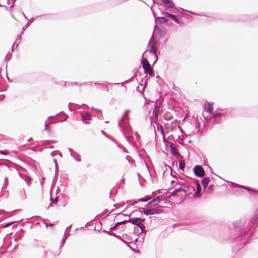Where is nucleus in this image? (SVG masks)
I'll list each match as a JSON object with an SVG mask.
<instances>
[{"instance_id":"obj_1","label":"nucleus","mask_w":258,"mask_h":258,"mask_svg":"<svg viewBox=\"0 0 258 258\" xmlns=\"http://www.w3.org/2000/svg\"><path fill=\"white\" fill-rule=\"evenodd\" d=\"M143 68L146 73L148 74L151 76L153 74V71L151 68V65L147 59H143L142 60Z\"/></svg>"},{"instance_id":"obj_2","label":"nucleus","mask_w":258,"mask_h":258,"mask_svg":"<svg viewBox=\"0 0 258 258\" xmlns=\"http://www.w3.org/2000/svg\"><path fill=\"white\" fill-rule=\"evenodd\" d=\"M194 172L196 175L198 177H203L205 175V172L202 166L196 165L194 169Z\"/></svg>"},{"instance_id":"obj_3","label":"nucleus","mask_w":258,"mask_h":258,"mask_svg":"<svg viewBox=\"0 0 258 258\" xmlns=\"http://www.w3.org/2000/svg\"><path fill=\"white\" fill-rule=\"evenodd\" d=\"M128 221L133 224L138 225L141 228H142L143 227H144V225L142 223L143 221L141 218H135L134 219H130Z\"/></svg>"},{"instance_id":"obj_4","label":"nucleus","mask_w":258,"mask_h":258,"mask_svg":"<svg viewBox=\"0 0 258 258\" xmlns=\"http://www.w3.org/2000/svg\"><path fill=\"white\" fill-rule=\"evenodd\" d=\"M149 46L150 48V52L154 54L155 56L156 57V59H157V54H156V48H155V44L153 42H150L149 43Z\"/></svg>"},{"instance_id":"obj_5","label":"nucleus","mask_w":258,"mask_h":258,"mask_svg":"<svg viewBox=\"0 0 258 258\" xmlns=\"http://www.w3.org/2000/svg\"><path fill=\"white\" fill-rule=\"evenodd\" d=\"M205 110L207 112L211 113L213 111V103L206 102L204 105Z\"/></svg>"},{"instance_id":"obj_6","label":"nucleus","mask_w":258,"mask_h":258,"mask_svg":"<svg viewBox=\"0 0 258 258\" xmlns=\"http://www.w3.org/2000/svg\"><path fill=\"white\" fill-rule=\"evenodd\" d=\"M170 150H171V154L172 155H173L174 156H178V155H179V153L177 152L176 148L175 147V146L173 144L171 145Z\"/></svg>"},{"instance_id":"obj_7","label":"nucleus","mask_w":258,"mask_h":258,"mask_svg":"<svg viewBox=\"0 0 258 258\" xmlns=\"http://www.w3.org/2000/svg\"><path fill=\"white\" fill-rule=\"evenodd\" d=\"M209 181H210V179L209 178H205L203 180V181L202 182V185L204 189L207 188V187L209 183Z\"/></svg>"},{"instance_id":"obj_8","label":"nucleus","mask_w":258,"mask_h":258,"mask_svg":"<svg viewBox=\"0 0 258 258\" xmlns=\"http://www.w3.org/2000/svg\"><path fill=\"white\" fill-rule=\"evenodd\" d=\"M168 7H172L173 6V3L170 0H162Z\"/></svg>"},{"instance_id":"obj_9","label":"nucleus","mask_w":258,"mask_h":258,"mask_svg":"<svg viewBox=\"0 0 258 258\" xmlns=\"http://www.w3.org/2000/svg\"><path fill=\"white\" fill-rule=\"evenodd\" d=\"M83 119L85 122L86 123H87V122L86 121V120L90 119V115L86 114L85 115L83 116Z\"/></svg>"},{"instance_id":"obj_10","label":"nucleus","mask_w":258,"mask_h":258,"mask_svg":"<svg viewBox=\"0 0 258 258\" xmlns=\"http://www.w3.org/2000/svg\"><path fill=\"white\" fill-rule=\"evenodd\" d=\"M197 192H196V195H197L198 194H199L201 191V186H200V184L199 182H197Z\"/></svg>"},{"instance_id":"obj_11","label":"nucleus","mask_w":258,"mask_h":258,"mask_svg":"<svg viewBox=\"0 0 258 258\" xmlns=\"http://www.w3.org/2000/svg\"><path fill=\"white\" fill-rule=\"evenodd\" d=\"M161 199L159 197H157L155 199H154L152 202H150L148 203L149 205H152V204L155 202H159Z\"/></svg>"},{"instance_id":"obj_12","label":"nucleus","mask_w":258,"mask_h":258,"mask_svg":"<svg viewBox=\"0 0 258 258\" xmlns=\"http://www.w3.org/2000/svg\"><path fill=\"white\" fill-rule=\"evenodd\" d=\"M185 165V163L183 161H180L179 167L180 169L183 170Z\"/></svg>"},{"instance_id":"obj_13","label":"nucleus","mask_w":258,"mask_h":258,"mask_svg":"<svg viewBox=\"0 0 258 258\" xmlns=\"http://www.w3.org/2000/svg\"><path fill=\"white\" fill-rule=\"evenodd\" d=\"M151 211H152V215L155 214H159L161 212L160 210H157L154 209H150Z\"/></svg>"},{"instance_id":"obj_14","label":"nucleus","mask_w":258,"mask_h":258,"mask_svg":"<svg viewBox=\"0 0 258 258\" xmlns=\"http://www.w3.org/2000/svg\"><path fill=\"white\" fill-rule=\"evenodd\" d=\"M152 211L150 209H147L144 211V213L147 215H152Z\"/></svg>"},{"instance_id":"obj_15","label":"nucleus","mask_w":258,"mask_h":258,"mask_svg":"<svg viewBox=\"0 0 258 258\" xmlns=\"http://www.w3.org/2000/svg\"><path fill=\"white\" fill-rule=\"evenodd\" d=\"M168 16H169V17L172 18L175 21H177V18H176V16L175 15H174L173 14H169Z\"/></svg>"},{"instance_id":"obj_16","label":"nucleus","mask_w":258,"mask_h":258,"mask_svg":"<svg viewBox=\"0 0 258 258\" xmlns=\"http://www.w3.org/2000/svg\"><path fill=\"white\" fill-rule=\"evenodd\" d=\"M57 199H55L54 200H53L52 202H51V203L50 204V206H53L54 205H56L57 204Z\"/></svg>"},{"instance_id":"obj_17","label":"nucleus","mask_w":258,"mask_h":258,"mask_svg":"<svg viewBox=\"0 0 258 258\" xmlns=\"http://www.w3.org/2000/svg\"><path fill=\"white\" fill-rule=\"evenodd\" d=\"M126 221H122L121 222H118V223H117L115 225V228L118 225H120V224H124L126 223Z\"/></svg>"},{"instance_id":"obj_18","label":"nucleus","mask_w":258,"mask_h":258,"mask_svg":"<svg viewBox=\"0 0 258 258\" xmlns=\"http://www.w3.org/2000/svg\"><path fill=\"white\" fill-rule=\"evenodd\" d=\"M157 128H158V130H160L161 133L162 134H163V129L162 126L161 125H160V126L158 125L157 126Z\"/></svg>"},{"instance_id":"obj_19","label":"nucleus","mask_w":258,"mask_h":258,"mask_svg":"<svg viewBox=\"0 0 258 258\" xmlns=\"http://www.w3.org/2000/svg\"><path fill=\"white\" fill-rule=\"evenodd\" d=\"M209 191H212L213 190V186L210 185L208 189Z\"/></svg>"},{"instance_id":"obj_20","label":"nucleus","mask_w":258,"mask_h":258,"mask_svg":"<svg viewBox=\"0 0 258 258\" xmlns=\"http://www.w3.org/2000/svg\"><path fill=\"white\" fill-rule=\"evenodd\" d=\"M150 199V198L142 199H141L140 201H143V202H146V201H148V200H149Z\"/></svg>"},{"instance_id":"obj_21","label":"nucleus","mask_w":258,"mask_h":258,"mask_svg":"<svg viewBox=\"0 0 258 258\" xmlns=\"http://www.w3.org/2000/svg\"><path fill=\"white\" fill-rule=\"evenodd\" d=\"M161 20V21L162 22H166V19L164 18H161L160 19Z\"/></svg>"},{"instance_id":"obj_22","label":"nucleus","mask_w":258,"mask_h":258,"mask_svg":"<svg viewBox=\"0 0 258 258\" xmlns=\"http://www.w3.org/2000/svg\"><path fill=\"white\" fill-rule=\"evenodd\" d=\"M1 153L2 154L7 155L8 152L7 151H2Z\"/></svg>"},{"instance_id":"obj_23","label":"nucleus","mask_w":258,"mask_h":258,"mask_svg":"<svg viewBox=\"0 0 258 258\" xmlns=\"http://www.w3.org/2000/svg\"><path fill=\"white\" fill-rule=\"evenodd\" d=\"M221 116V114L220 113H217L215 115H214V117H217V116Z\"/></svg>"},{"instance_id":"obj_24","label":"nucleus","mask_w":258,"mask_h":258,"mask_svg":"<svg viewBox=\"0 0 258 258\" xmlns=\"http://www.w3.org/2000/svg\"><path fill=\"white\" fill-rule=\"evenodd\" d=\"M10 225H11V223L8 224L7 225H6V227H8Z\"/></svg>"},{"instance_id":"obj_25","label":"nucleus","mask_w":258,"mask_h":258,"mask_svg":"<svg viewBox=\"0 0 258 258\" xmlns=\"http://www.w3.org/2000/svg\"><path fill=\"white\" fill-rule=\"evenodd\" d=\"M47 125H45V128H46Z\"/></svg>"}]
</instances>
